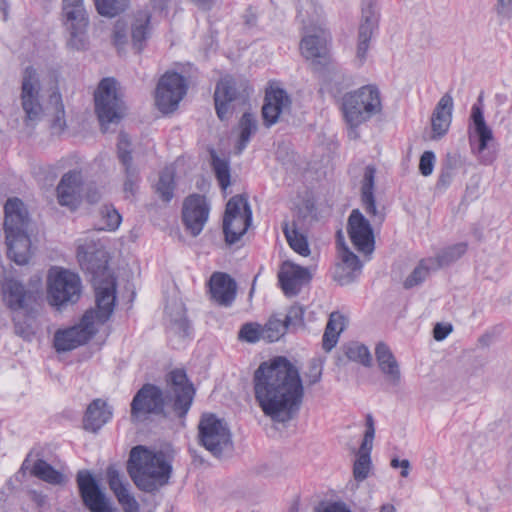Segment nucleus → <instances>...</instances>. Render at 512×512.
Instances as JSON below:
<instances>
[{
  "label": "nucleus",
  "mask_w": 512,
  "mask_h": 512,
  "mask_svg": "<svg viewBox=\"0 0 512 512\" xmlns=\"http://www.w3.org/2000/svg\"><path fill=\"white\" fill-rule=\"evenodd\" d=\"M253 385L259 407L273 422L284 424L298 415L304 386L299 370L287 358L262 362L254 372Z\"/></svg>",
  "instance_id": "nucleus-1"
},
{
  "label": "nucleus",
  "mask_w": 512,
  "mask_h": 512,
  "mask_svg": "<svg viewBox=\"0 0 512 512\" xmlns=\"http://www.w3.org/2000/svg\"><path fill=\"white\" fill-rule=\"evenodd\" d=\"M169 391L164 396L163 391L154 384H144L134 395L130 404L132 422H140L149 415H164L166 401L172 402L175 414L183 418L188 413L195 395V389L189 382L182 369L172 370L167 379Z\"/></svg>",
  "instance_id": "nucleus-2"
},
{
  "label": "nucleus",
  "mask_w": 512,
  "mask_h": 512,
  "mask_svg": "<svg viewBox=\"0 0 512 512\" xmlns=\"http://www.w3.org/2000/svg\"><path fill=\"white\" fill-rule=\"evenodd\" d=\"M22 108L25 112V123L34 126L44 117L50 123L54 134H60L66 128L65 110L61 94L53 91L45 107L39 101V82L35 69L27 67L22 81Z\"/></svg>",
  "instance_id": "nucleus-3"
},
{
  "label": "nucleus",
  "mask_w": 512,
  "mask_h": 512,
  "mask_svg": "<svg viewBox=\"0 0 512 512\" xmlns=\"http://www.w3.org/2000/svg\"><path fill=\"white\" fill-rule=\"evenodd\" d=\"M127 471L140 490L154 492L168 482L171 466L163 452L139 445L130 451Z\"/></svg>",
  "instance_id": "nucleus-4"
},
{
  "label": "nucleus",
  "mask_w": 512,
  "mask_h": 512,
  "mask_svg": "<svg viewBox=\"0 0 512 512\" xmlns=\"http://www.w3.org/2000/svg\"><path fill=\"white\" fill-rule=\"evenodd\" d=\"M341 110L351 130L350 138H357L355 128L368 121L382 110L380 92L374 85H365L345 93L341 99Z\"/></svg>",
  "instance_id": "nucleus-5"
},
{
  "label": "nucleus",
  "mask_w": 512,
  "mask_h": 512,
  "mask_svg": "<svg viewBox=\"0 0 512 512\" xmlns=\"http://www.w3.org/2000/svg\"><path fill=\"white\" fill-rule=\"evenodd\" d=\"M111 254L98 248V339L107 338L110 327L104 325L113 315L117 301V275L111 266Z\"/></svg>",
  "instance_id": "nucleus-6"
},
{
  "label": "nucleus",
  "mask_w": 512,
  "mask_h": 512,
  "mask_svg": "<svg viewBox=\"0 0 512 512\" xmlns=\"http://www.w3.org/2000/svg\"><path fill=\"white\" fill-rule=\"evenodd\" d=\"M126 105L115 78H103L98 83V122L101 131H114L126 115Z\"/></svg>",
  "instance_id": "nucleus-7"
},
{
  "label": "nucleus",
  "mask_w": 512,
  "mask_h": 512,
  "mask_svg": "<svg viewBox=\"0 0 512 512\" xmlns=\"http://www.w3.org/2000/svg\"><path fill=\"white\" fill-rule=\"evenodd\" d=\"M199 443L214 457L222 458L233 452L232 434L228 424L215 414L206 413L198 424Z\"/></svg>",
  "instance_id": "nucleus-8"
},
{
  "label": "nucleus",
  "mask_w": 512,
  "mask_h": 512,
  "mask_svg": "<svg viewBox=\"0 0 512 512\" xmlns=\"http://www.w3.org/2000/svg\"><path fill=\"white\" fill-rule=\"evenodd\" d=\"M81 294V281L77 274L60 267H52L47 275L49 304L61 309L76 303Z\"/></svg>",
  "instance_id": "nucleus-9"
},
{
  "label": "nucleus",
  "mask_w": 512,
  "mask_h": 512,
  "mask_svg": "<svg viewBox=\"0 0 512 512\" xmlns=\"http://www.w3.org/2000/svg\"><path fill=\"white\" fill-rule=\"evenodd\" d=\"M96 333V309L87 310L79 322L59 329L54 334L53 346L57 352H67L86 344Z\"/></svg>",
  "instance_id": "nucleus-10"
},
{
  "label": "nucleus",
  "mask_w": 512,
  "mask_h": 512,
  "mask_svg": "<svg viewBox=\"0 0 512 512\" xmlns=\"http://www.w3.org/2000/svg\"><path fill=\"white\" fill-rule=\"evenodd\" d=\"M62 13L69 34L68 46L76 50L86 49L89 20L83 0H62Z\"/></svg>",
  "instance_id": "nucleus-11"
},
{
  "label": "nucleus",
  "mask_w": 512,
  "mask_h": 512,
  "mask_svg": "<svg viewBox=\"0 0 512 512\" xmlns=\"http://www.w3.org/2000/svg\"><path fill=\"white\" fill-rule=\"evenodd\" d=\"M248 97L246 88L238 85L230 76L223 77L216 85L214 103L217 117L221 121L229 120L238 106L245 104Z\"/></svg>",
  "instance_id": "nucleus-12"
},
{
  "label": "nucleus",
  "mask_w": 512,
  "mask_h": 512,
  "mask_svg": "<svg viewBox=\"0 0 512 512\" xmlns=\"http://www.w3.org/2000/svg\"><path fill=\"white\" fill-rule=\"evenodd\" d=\"M186 93L185 78L177 72H166L156 88V106L162 113H171L177 109Z\"/></svg>",
  "instance_id": "nucleus-13"
},
{
  "label": "nucleus",
  "mask_w": 512,
  "mask_h": 512,
  "mask_svg": "<svg viewBox=\"0 0 512 512\" xmlns=\"http://www.w3.org/2000/svg\"><path fill=\"white\" fill-rule=\"evenodd\" d=\"M58 203L61 206L76 209L79 203L86 199L94 202V195L90 193L81 171H68L65 173L56 188Z\"/></svg>",
  "instance_id": "nucleus-14"
},
{
  "label": "nucleus",
  "mask_w": 512,
  "mask_h": 512,
  "mask_svg": "<svg viewBox=\"0 0 512 512\" xmlns=\"http://www.w3.org/2000/svg\"><path fill=\"white\" fill-rule=\"evenodd\" d=\"M373 226L359 209L351 211L347 221V232L354 248L364 256H370L375 249Z\"/></svg>",
  "instance_id": "nucleus-15"
},
{
  "label": "nucleus",
  "mask_w": 512,
  "mask_h": 512,
  "mask_svg": "<svg viewBox=\"0 0 512 512\" xmlns=\"http://www.w3.org/2000/svg\"><path fill=\"white\" fill-rule=\"evenodd\" d=\"M3 302L11 311H24L28 313L38 299V293L27 288L15 278H5L2 287Z\"/></svg>",
  "instance_id": "nucleus-16"
},
{
  "label": "nucleus",
  "mask_w": 512,
  "mask_h": 512,
  "mask_svg": "<svg viewBox=\"0 0 512 512\" xmlns=\"http://www.w3.org/2000/svg\"><path fill=\"white\" fill-rule=\"evenodd\" d=\"M210 206L204 195L191 194L185 198L182 207V220L189 233L198 236L208 221Z\"/></svg>",
  "instance_id": "nucleus-17"
},
{
  "label": "nucleus",
  "mask_w": 512,
  "mask_h": 512,
  "mask_svg": "<svg viewBox=\"0 0 512 512\" xmlns=\"http://www.w3.org/2000/svg\"><path fill=\"white\" fill-rule=\"evenodd\" d=\"M329 39L328 31L321 26L305 28V35L300 42L301 54L311 60L313 65L324 64L327 61Z\"/></svg>",
  "instance_id": "nucleus-18"
},
{
  "label": "nucleus",
  "mask_w": 512,
  "mask_h": 512,
  "mask_svg": "<svg viewBox=\"0 0 512 512\" xmlns=\"http://www.w3.org/2000/svg\"><path fill=\"white\" fill-rule=\"evenodd\" d=\"M291 98L288 93L279 86L270 85L266 89L262 117L264 124L270 127L276 124L285 114L291 110Z\"/></svg>",
  "instance_id": "nucleus-19"
},
{
  "label": "nucleus",
  "mask_w": 512,
  "mask_h": 512,
  "mask_svg": "<svg viewBox=\"0 0 512 512\" xmlns=\"http://www.w3.org/2000/svg\"><path fill=\"white\" fill-rule=\"evenodd\" d=\"M376 169L373 166H367L364 171L361 184V205L369 221L374 226L383 224L386 218L385 208L376 203L374 195Z\"/></svg>",
  "instance_id": "nucleus-20"
},
{
  "label": "nucleus",
  "mask_w": 512,
  "mask_h": 512,
  "mask_svg": "<svg viewBox=\"0 0 512 512\" xmlns=\"http://www.w3.org/2000/svg\"><path fill=\"white\" fill-rule=\"evenodd\" d=\"M130 146L131 143L128 138V135L124 132H121L118 136L117 153L118 158L121 164L124 166L125 170V181L123 184V191L125 193L126 198L135 195L138 189L139 182V173L138 169L133 165V158Z\"/></svg>",
  "instance_id": "nucleus-21"
},
{
  "label": "nucleus",
  "mask_w": 512,
  "mask_h": 512,
  "mask_svg": "<svg viewBox=\"0 0 512 512\" xmlns=\"http://www.w3.org/2000/svg\"><path fill=\"white\" fill-rule=\"evenodd\" d=\"M278 279L284 294L295 296L302 286L311 280V274L307 268L285 261L281 265Z\"/></svg>",
  "instance_id": "nucleus-22"
},
{
  "label": "nucleus",
  "mask_w": 512,
  "mask_h": 512,
  "mask_svg": "<svg viewBox=\"0 0 512 512\" xmlns=\"http://www.w3.org/2000/svg\"><path fill=\"white\" fill-rule=\"evenodd\" d=\"M338 254L341 262L335 267L334 279L340 285H348L361 273L363 265L358 256L349 249L344 241L338 244Z\"/></svg>",
  "instance_id": "nucleus-23"
},
{
  "label": "nucleus",
  "mask_w": 512,
  "mask_h": 512,
  "mask_svg": "<svg viewBox=\"0 0 512 512\" xmlns=\"http://www.w3.org/2000/svg\"><path fill=\"white\" fill-rule=\"evenodd\" d=\"M379 16L372 5L363 10L362 20L358 29V40L356 48V61L363 65L367 60L368 51L372 36L378 28Z\"/></svg>",
  "instance_id": "nucleus-24"
},
{
  "label": "nucleus",
  "mask_w": 512,
  "mask_h": 512,
  "mask_svg": "<svg viewBox=\"0 0 512 512\" xmlns=\"http://www.w3.org/2000/svg\"><path fill=\"white\" fill-rule=\"evenodd\" d=\"M211 299L220 306L229 307L235 300L237 285L235 280L223 272H215L209 280Z\"/></svg>",
  "instance_id": "nucleus-25"
},
{
  "label": "nucleus",
  "mask_w": 512,
  "mask_h": 512,
  "mask_svg": "<svg viewBox=\"0 0 512 512\" xmlns=\"http://www.w3.org/2000/svg\"><path fill=\"white\" fill-rule=\"evenodd\" d=\"M468 134L470 143L473 138L478 140L477 154L483 153L488 148L489 142L493 140L492 129L487 125L483 109L478 104H474L471 108Z\"/></svg>",
  "instance_id": "nucleus-26"
},
{
  "label": "nucleus",
  "mask_w": 512,
  "mask_h": 512,
  "mask_svg": "<svg viewBox=\"0 0 512 512\" xmlns=\"http://www.w3.org/2000/svg\"><path fill=\"white\" fill-rule=\"evenodd\" d=\"M5 233L25 232L29 223L28 211L22 200L17 197L9 198L4 206Z\"/></svg>",
  "instance_id": "nucleus-27"
},
{
  "label": "nucleus",
  "mask_w": 512,
  "mask_h": 512,
  "mask_svg": "<svg viewBox=\"0 0 512 512\" xmlns=\"http://www.w3.org/2000/svg\"><path fill=\"white\" fill-rule=\"evenodd\" d=\"M375 357L378 368L386 381L392 386H399L401 383L400 365L388 345L379 342L375 347Z\"/></svg>",
  "instance_id": "nucleus-28"
},
{
  "label": "nucleus",
  "mask_w": 512,
  "mask_h": 512,
  "mask_svg": "<svg viewBox=\"0 0 512 512\" xmlns=\"http://www.w3.org/2000/svg\"><path fill=\"white\" fill-rule=\"evenodd\" d=\"M453 98L443 95L438 101L431 117L432 140L442 138L449 130L452 121Z\"/></svg>",
  "instance_id": "nucleus-29"
},
{
  "label": "nucleus",
  "mask_w": 512,
  "mask_h": 512,
  "mask_svg": "<svg viewBox=\"0 0 512 512\" xmlns=\"http://www.w3.org/2000/svg\"><path fill=\"white\" fill-rule=\"evenodd\" d=\"M6 234L7 254L18 265H25L31 257V240L27 231Z\"/></svg>",
  "instance_id": "nucleus-30"
},
{
  "label": "nucleus",
  "mask_w": 512,
  "mask_h": 512,
  "mask_svg": "<svg viewBox=\"0 0 512 512\" xmlns=\"http://www.w3.org/2000/svg\"><path fill=\"white\" fill-rule=\"evenodd\" d=\"M77 259L82 271L89 276L92 289L96 292V241L94 237H86L77 248Z\"/></svg>",
  "instance_id": "nucleus-31"
},
{
  "label": "nucleus",
  "mask_w": 512,
  "mask_h": 512,
  "mask_svg": "<svg viewBox=\"0 0 512 512\" xmlns=\"http://www.w3.org/2000/svg\"><path fill=\"white\" fill-rule=\"evenodd\" d=\"M168 317L167 332L179 338L189 335L190 325L182 303L174 302L166 307Z\"/></svg>",
  "instance_id": "nucleus-32"
},
{
  "label": "nucleus",
  "mask_w": 512,
  "mask_h": 512,
  "mask_svg": "<svg viewBox=\"0 0 512 512\" xmlns=\"http://www.w3.org/2000/svg\"><path fill=\"white\" fill-rule=\"evenodd\" d=\"M76 483L84 506L91 512H96V476L89 470H79Z\"/></svg>",
  "instance_id": "nucleus-33"
},
{
  "label": "nucleus",
  "mask_w": 512,
  "mask_h": 512,
  "mask_svg": "<svg viewBox=\"0 0 512 512\" xmlns=\"http://www.w3.org/2000/svg\"><path fill=\"white\" fill-rule=\"evenodd\" d=\"M252 221V210L246 207V214L234 217L233 219H223V232L228 244H234L246 233Z\"/></svg>",
  "instance_id": "nucleus-34"
},
{
  "label": "nucleus",
  "mask_w": 512,
  "mask_h": 512,
  "mask_svg": "<svg viewBox=\"0 0 512 512\" xmlns=\"http://www.w3.org/2000/svg\"><path fill=\"white\" fill-rule=\"evenodd\" d=\"M151 14L148 10H139L134 13L131 23V38L133 46L142 51L144 42L150 36Z\"/></svg>",
  "instance_id": "nucleus-35"
},
{
  "label": "nucleus",
  "mask_w": 512,
  "mask_h": 512,
  "mask_svg": "<svg viewBox=\"0 0 512 512\" xmlns=\"http://www.w3.org/2000/svg\"><path fill=\"white\" fill-rule=\"evenodd\" d=\"M344 326L345 317L339 312H332L322 339V347L325 351L329 352L336 346L339 335L343 331Z\"/></svg>",
  "instance_id": "nucleus-36"
},
{
  "label": "nucleus",
  "mask_w": 512,
  "mask_h": 512,
  "mask_svg": "<svg viewBox=\"0 0 512 512\" xmlns=\"http://www.w3.org/2000/svg\"><path fill=\"white\" fill-rule=\"evenodd\" d=\"M31 474L52 485H62L65 483V476L42 458L35 460Z\"/></svg>",
  "instance_id": "nucleus-37"
},
{
  "label": "nucleus",
  "mask_w": 512,
  "mask_h": 512,
  "mask_svg": "<svg viewBox=\"0 0 512 512\" xmlns=\"http://www.w3.org/2000/svg\"><path fill=\"white\" fill-rule=\"evenodd\" d=\"M239 139L236 144L238 154H241L250 142L251 136L256 133L258 124L255 116L249 112H245L239 120Z\"/></svg>",
  "instance_id": "nucleus-38"
},
{
  "label": "nucleus",
  "mask_w": 512,
  "mask_h": 512,
  "mask_svg": "<svg viewBox=\"0 0 512 512\" xmlns=\"http://www.w3.org/2000/svg\"><path fill=\"white\" fill-rule=\"evenodd\" d=\"M437 264L432 257L422 259L405 279L404 287L410 289L421 284L429 276L430 272L438 270Z\"/></svg>",
  "instance_id": "nucleus-39"
},
{
  "label": "nucleus",
  "mask_w": 512,
  "mask_h": 512,
  "mask_svg": "<svg viewBox=\"0 0 512 512\" xmlns=\"http://www.w3.org/2000/svg\"><path fill=\"white\" fill-rule=\"evenodd\" d=\"M283 233L289 246L301 256H308L310 249L306 237L299 233L296 224L293 222L291 225L288 222L283 223Z\"/></svg>",
  "instance_id": "nucleus-40"
},
{
  "label": "nucleus",
  "mask_w": 512,
  "mask_h": 512,
  "mask_svg": "<svg viewBox=\"0 0 512 512\" xmlns=\"http://www.w3.org/2000/svg\"><path fill=\"white\" fill-rule=\"evenodd\" d=\"M175 170L173 167H165L156 184V193L164 202H170L174 196Z\"/></svg>",
  "instance_id": "nucleus-41"
},
{
  "label": "nucleus",
  "mask_w": 512,
  "mask_h": 512,
  "mask_svg": "<svg viewBox=\"0 0 512 512\" xmlns=\"http://www.w3.org/2000/svg\"><path fill=\"white\" fill-rule=\"evenodd\" d=\"M122 216L113 205H103L98 216V231H116Z\"/></svg>",
  "instance_id": "nucleus-42"
},
{
  "label": "nucleus",
  "mask_w": 512,
  "mask_h": 512,
  "mask_svg": "<svg viewBox=\"0 0 512 512\" xmlns=\"http://www.w3.org/2000/svg\"><path fill=\"white\" fill-rule=\"evenodd\" d=\"M346 357L364 367L372 366V356L367 346L359 342H351L344 348Z\"/></svg>",
  "instance_id": "nucleus-43"
},
{
  "label": "nucleus",
  "mask_w": 512,
  "mask_h": 512,
  "mask_svg": "<svg viewBox=\"0 0 512 512\" xmlns=\"http://www.w3.org/2000/svg\"><path fill=\"white\" fill-rule=\"evenodd\" d=\"M107 481L110 489L114 493L117 501L120 498L130 494V484L123 479L118 469L114 465H110L107 468Z\"/></svg>",
  "instance_id": "nucleus-44"
},
{
  "label": "nucleus",
  "mask_w": 512,
  "mask_h": 512,
  "mask_svg": "<svg viewBox=\"0 0 512 512\" xmlns=\"http://www.w3.org/2000/svg\"><path fill=\"white\" fill-rule=\"evenodd\" d=\"M467 251V243L461 242L451 245L442 250L436 257H432L436 261L437 268L448 266L462 257Z\"/></svg>",
  "instance_id": "nucleus-45"
},
{
  "label": "nucleus",
  "mask_w": 512,
  "mask_h": 512,
  "mask_svg": "<svg viewBox=\"0 0 512 512\" xmlns=\"http://www.w3.org/2000/svg\"><path fill=\"white\" fill-rule=\"evenodd\" d=\"M262 330L263 340L267 342L278 341L287 331L282 318L276 315H273L269 318L267 323L262 326Z\"/></svg>",
  "instance_id": "nucleus-46"
},
{
  "label": "nucleus",
  "mask_w": 512,
  "mask_h": 512,
  "mask_svg": "<svg viewBox=\"0 0 512 512\" xmlns=\"http://www.w3.org/2000/svg\"><path fill=\"white\" fill-rule=\"evenodd\" d=\"M129 6V0H98V14L105 17H116Z\"/></svg>",
  "instance_id": "nucleus-47"
},
{
  "label": "nucleus",
  "mask_w": 512,
  "mask_h": 512,
  "mask_svg": "<svg viewBox=\"0 0 512 512\" xmlns=\"http://www.w3.org/2000/svg\"><path fill=\"white\" fill-rule=\"evenodd\" d=\"M287 330H297L304 327V308L301 305H292L282 319Z\"/></svg>",
  "instance_id": "nucleus-48"
},
{
  "label": "nucleus",
  "mask_w": 512,
  "mask_h": 512,
  "mask_svg": "<svg viewBox=\"0 0 512 512\" xmlns=\"http://www.w3.org/2000/svg\"><path fill=\"white\" fill-rule=\"evenodd\" d=\"M374 437H375L374 419L371 414H367L366 415V430L364 433L362 443H361L358 453H357L358 455L370 456L372 448H373Z\"/></svg>",
  "instance_id": "nucleus-49"
},
{
  "label": "nucleus",
  "mask_w": 512,
  "mask_h": 512,
  "mask_svg": "<svg viewBox=\"0 0 512 512\" xmlns=\"http://www.w3.org/2000/svg\"><path fill=\"white\" fill-rule=\"evenodd\" d=\"M246 207H250V205L243 195L233 196L226 204L224 218L233 219L234 217L243 216V214H246Z\"/></svg>",
  "instance_id": "nucleus-50"
},
{
  "label": "nucleus",
  "mask_w": 512,
  "mask_h": 512,
  "mask_svg": "<svg viewBox=\"0 0 512 512\" xmlns=\"http://www.w3.org/2000/svg\"><path fill=\"white\" fill-rule=\"evenodd\" d=\"M262 326L257 323H246L244 324L239 331V339L244 340L249 343H255L262 337Z\"/></svg>",
  "instance_id": "nucleus-51"
},
{
  "label": "nucleus",
  "mask_w": 512,
  "mask_h": 512,
  "mask_svg": "<svg viewBox=\"0 0 512 512\" xmlns=\"http://www.w3.org/2000/svg\"><path fill=\"white\" fill-rule=\"evenodd\" d=\"M371 469V456L358 455L353 466V475L358 482L364 481Z\"/></svg>",
  "instance_id": "nucleus-52"
},
{
  "label": "nucleus",
  "mask_w": 512,
  "mask_h": 512,
  "mask_svg": "<svg viewBox=\"0 0 512 512\" xmlns=\"http://www.w3.org/2000/svg\"><path fill=\"white\" fill-rule=\"evenodd\" d=\"M213 167L220 187L225 190L230 185V168L226 161L214 159Z\"/></svg>",
  "instance_id": "nucleus-53"
},
{
  "label": "nucleus",
  "mask_w": 512,
  "mask_h": 512,
  "mask_svg": "<svg viewBox=\"0 0 512 512\" xmlns=\"http://www.w3.org/2000/svg\"><path fill=\"white\" fill-rule=\"evenodd\" d=\"M112 41L119 51H121L128 43L127 24L123 20H118L115 23Z\"/></svg>",
  "instance_id": "nucleus-54"
},
{
  "label": "nucleus",
  "mask_w": 512,
  "mask_h": 512,
  "mask_svg": "<svg viewBox=\"0 0 512 512\" xmlns=\"http://www.w3.org/2000/svg\"><path fill=\"white\" fill-rule=\"evenodd\" d=\"M96 399L92 400L86 410L83 418V428L85 431L96 432Z\"/></svg>",
  "instance_id": "nucleus-55"
},
{
  "label": "nucleus",
  "mask_w": 512,
  "mask_h": 512,
  "mask_svg": "<svg viewBox=\"0 0 512 512\" xmlns=\"http://www.w3.org/2000/svg\"><path fill=\"white\" fill-rule=\"evenodd\" d=\"M435 164V154L432 151H425L421 157L419 162V170L420 173L427 177L432 174Z\"/></svg>",
  "instance_id": "nucleus-56"
},
{
  "label": "nucleus",
  "mask_w": 512,
  "mask_h": 512,
  "mask_svg": "<svg viewBox=\"0 0 512 512\" xmlns=\"http://www.w3.org/2000/svg\"><path fill=\"white\" fill-rule=\"evenodd\" d=\"M113 417V407L98 399V429Z\"/></svg>",
  "instance_id": "nucleus-57"
},
{
  "label": "nucleus",
  "mask_w": 512,
  "mask_h": 512,
  "mask_svg": "<svg viewBox=\"0 0 512 512\" xmlns=\"http://www.w3.org/2000/svg\"><path fill=\"white\" fill-rule=\"evenodd\" d=\"M315 512H351V510L343 502H328L317 506Z\"/></svg>",
  "instance_id": "nucleus-58"
},
{
  "label": "nucleus",
  "mask_w": 512,
  "mask_h": 512,
  "mask_svg": "<svg viewBox=\"0 0 512 512\" xmlns=\"http://www.w3.org/2000/svg\"><path fill=\"white\" fill-rule=\"evenodd\" d=\"M462 165V158L459 153H448L443 160L442 168L454 172Z\"/></svg>",
  "instance_id": "nucleus-59"
},
{
  "label": "nucleus",
  "mask_w": 512,
  "mask_h": 512,
  "mask_svg": "<svg viewBox=\"0 0 512 512\" xmlns=\"http://www.w3.org/2000/svg\"><path fill=\"white\" fill-rule=\"evenodd\" d=\"M305 377L307 379L308 385H314L321 380L322 377V367L315 361H313L310 366L308 372H306Z\"/></svg>",
  "instance_id": "nucleus-60"
},
{
  "label": "nucleus",
  "mask_w": 512,
  "mask_h": 512,
  "mask_svg": "<svg viewBox=\"0 0 512 512\" xmlns=\"http://www.w3.org/2000/svg\"><path fill=\"white\" fill-rule=\"evenodd\" d=\"M118 503L121 505L125 512H139L140 510V506L137 500L131 493L124 496L123 498H120Z\"/></svg>",
  "instance_id": "nucleus-61"
},
{
  "label": "nucleus",
  "mask_w": 512,
  "mask_h": 512,
  "mask_svg": "<svg viewBox=\"0 0 512 512\" xmlns=\"http://www.w3.org/2000/svg\"><path fill=\"white\" fill-rule=\"evenodd\" d=\"M98 512H118L117 508L108 499L105 493L98 487Z\"/></svg>",
  "instance_id": "nucleus-62"
},
{
  "label": "nucleus",
  "mask_w": 512,
  "mask_h": 512,
  "mask_svg": "<svg viewBox=\"0 0 512 512\" xmlns=\"http://www.w3.org/2000/svg\"><path fill=\"white\" fill-rule=\"evenodd\" d=\"M451 331V325L437 323L433 329V336L437 341H442L451 333Z\"/></svg>",
  "instance_id": "nucleus-63"
},
{
  "label": "nucleus",
  "mask_w": 512,
  "mask_h": 512,
  "mask_svg": "<svg viewBox=\"0 0 512 512\" xmlns=\"http://www.w3.org/2000/svg\"><path fill=\"white\" fill-rule=\"evenodd\" d=\"M497 11L504 16H510L512 13V0H497Z\"/></svg>",
  "instance_id": "nucleus-64"
}]
</instances>
